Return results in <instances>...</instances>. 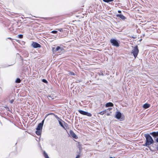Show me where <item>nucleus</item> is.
<instances>
[{
	"label": "nucleus",
	"instance_id": "nucleus-1",
	"mask_svg": "<svg viewBox=\"0 0 158 158\" xmlns=\"http://www.w3.org/2000/svg\"><path fill=\"white\" fill-rule=\"evenodd\" d=\"M144 136L146 138V142L144 146H148L154 143V140L152 137L148 134H145Z\"/></svg>",
	"mask_w": 158,
	"mask_h": 158
},
{
	"label": "nucleus",
	"instance_id": "nucleus-2",
	"mask_svg": "<svg viewBox=\"0 0 158 158\" xmlns=\"http://www.w3.org/2000/svg\"><path fill=\"white\" fill-rule=\"evenodd\" d=\"M139 50L138 49V47L137 46L133 48L131 53L133 54L135 58L137 56L139 53Z\"/></svg>",
	"mask_w": 158,
	"mask_h": 158
},
{
	"label": "nucleus",
	"instance_id": "nucleus-3",
	"mask_svg": "<svg viewBox=\"0 0 158 158\" xmlns=\"http://www.w3.org/2000/svg\"><path fill=\"white\" fill-rule=\"evenodd\" d=\"M110 42L112 44V45L118 47L119 46V43L118 41L115 39H111L110 40Z\"/></svg>",
	"mask_w": 158,
	"mask_h": 158
},
{
	"label": "nucleus",
	"instance_id": "nucleus-4",
	"mask_svg": "<svg viewBox=\"0 0 158 158\" xmlns=\"http://www.w3.org/2000/svg\"><path fill=\"white\" fill-rule=\"evenodd\" d=\"M115 117L117 119H119L120 121H123V119L122 118L121 113L119 112H116Z\"/></svg>",
	"mask_w": 158,
	"mask_h": 158
},
{
	"label": "nucleus",
	"instance_id": "nucleus-5",
	"mask_svg": "<svg viewBox=\"0 0 158 158\" xmlns=\"http://www.w3.org/2000/svg\"><path fill=\"white\" fill-rule=\"evenodd\" d=\"M78 111L82 115H86L89 117H90L92 116V114L91 113L84 111L83 110H79Z\"/></svg>",
	"mask_w": 158,
	"mask_h": 158
},
{
	"label": "nucleus",
	"instance_id": "nucleus-6",
	"mask_svg": "<svg viewBox=\"0 0 158 158\" xmlns=\"http://www.w3.org/2000/svg\"><path fill=\"white\" fill-rule=\"evenodd\" d=\"M52 50L53 52H54L58 51L59 52H60L62 51V49L60 47L58 46L56 48H53Z\"/></svg>",
	"mask_w": 158,
	"mask_h": 158
},
{
	"label": "nucleus",
	"instance_id": "nucleus-7",
	"mask_svg": "<svg viewBox=\"0 0 158 158\" xmlns=\"http://www.w3.org/2000/svg\"><path fill=\"white\" fill-rule=\"evenodd\" d=\"M31 46L34 48H40L41 45L37 43L33 42Z\"/></svg>",
	"mask_w": 158,
	"mask_h": 158
},
{
	"label": "nucleus",
	"instance_id": "nucleus-8",
	"mask_svg": "<svg viewBox=\"0 0 158 158\" xmlns=\"http://www.w3.org/2000/svg\"><path fill=\"white\" fill-rule=\"evenodd\" d=\"M69 133L71 135L73 138L77 139V136L75 133L72 130H70L69 131Z\"/></svg>",
	"mask_w": 158,
	"mask_h": 158
},
{
	"label": "nucleus",
	"instance_id": "nucleus-9",
	"mask_svg": "<svg viewBox=\"0 0 158 158\" xmlns=\"http://www.w3.org/2000/svg\"><path fill=\"white\" fill-rule=\"evenodd\" d=\"M116 16L119 17L123 20H124L126 19L125 16L121 14H117L116 15Z\"/></svg>",
	"mask_w": 158,
	"mask_h": 158
},
{
	"label": "nucleus",
	"instance_id": "nucleus-10",
	"mask_svg": "<svg viewBox=\"0 0 158 158\" xmlns=\"http://www.w3.org/2000/svg\"><path fill=\"white\" fill-rule=\"evenodd\" d=\"M150 134L152 135V136L154 137L157 136H158V131L157 132H153L150 133Z\"/></svg>",
	"mask_w": 158,
	"mask_h": 158
},
{
	"label": "nucleus",
	"instance_id": "nucleus-11",
	"mask_svg": "<svg viewBox=\"0 0 158 158\" xmlns=\"http://www.w3.org/2000/svg\"><path fill=\"white\" fill-rule=\"evenodd\" d=\"M113 106L114 105L112 103L109 102L106 103L105 106L106 107H107L110 106Z\"/></svg>",
	"mask_w": 158,
	"mask_h": 158
},
{
	"label": "nucleus",
	"instance_id": "nucleus-12",
	"mask_svg": "<svg viewBox=\"0 0 158 158\" xmlns=\"http://www.w3.org/2000/svg\"><path fill=\"white\" fill-rule=\"evenodd\" d=\"M150 105L148 103H145L143 106V107L144 108L147 109L150 106Z\"/></svg>",
	"mask_w": 158,
	"mask_h": 158
},
{
	"label": "nucleus",
	"instance_id": "nucleus-13",
	"mask_svg": "<svg viewBox=\"0 0 158 158\" xmlns=\"http://www.w3.org/2000/svg\"><path fill=\"white\" fill-rule=\"evenodd\" d=\"M43 126L41 124L39 123L37 127L36 128V130H42V128Z\"/></svg>",
	"mask_w": 158,
	"mask_h": 158
},
{
	"label": "nucleus",
	"instance_id": "nucleus-14",
	"mask_svg": "<svg viewBox=\"0 0 158 158\" xmlns=\"http://www.w3.org/2000/svg\"><path fill=\"white\" fill-rule=\"evenodd\" d=\"M41 130H37V131H36V133L38 135H40L41 134Z\"/></svg>",
	"mask_w": 158,
	"mask_h": 158
},
{
	"label": "nucleus",
	"instance_id": "nucleus-15",
	"mask_svg": "<svg viewBox=\"0 0 158 158\" xmlns=\"http://www.w3.org/2000/svg\"><path fill=\"white\" fill-rule=\"evenodd\" d=\"M68 72H69L68 74L69 75L74 76L75 75L74 73L73 72L69 71H68Z\"/></svg>",
	"mask_w": 158,
	"mask_h": 158
},
{
	"label": "nucleus",
	"instance_id": "nucleus-16",
	"mask_svg": "<svg viewBox=\"0 0 158 158\" xmlns=\"http://www.w3.org/2000/svg\"><path fill=\"white\" fill-rule=\"evenodd\" d=\"M44 155L45 158H49L48 156L47 153L45 152H44Z\"/></svg>",
	"mask_w": 158,
	"mask_h": 158
},
{
	"label": "nucleus",
	"instance_id": "nucleus-17",
	"mask_svg": "<svg viewBox=\"0 0 158 158\" xmlns=\"http://www.w3.org/2000/svg\"><path fill=\"white\" fill-rule=\"evenodd\" d=\"M106 112V110L101 111L99 112V114L101 115H103Z\"/></svg>",
	"mask_w": 158,
	"mask_h": 158
},
{
	"label": "nucleus",
	"instance_id": "nucleus-18",
	"mask_svg": "<svg viewBox=\"0 0 158 158\" xmlns=\"http://www.w3.org/2000/svg\"><path fill=\"white\" fill-rule=\"evenodd\" d=\"M114 0H103V1L105 2H112L113 1H114Z\"/></svg>",
	"mask_w": 158,
	"mask_h": 158
},
{
	"label": "nucleus",
	"instance_id": "nucleus-19",
	"mask_svg": "<svg viewBox=\"0 0 158 158\" xmlns=\"http://www.w3.org/2000/svg\"><path fill=\"white\" fill-rule=\"evenodd\" d=\"M15 82L16 83H19L20 82L21 80L20 79L17 78L15 81Z\"/></svg>",
	"mask_w": 158,
	"mask_h": 158
},
{
	"label": "nucleus",
	"instance_id": "nucleus-20",
	"mask_svg": "<svg viewBox=\"0 0 158 158\" xmlns=\"http://www.w3.org/2000/svg\"><path fill=\"white\" fill-rule=\"evenodd\" d=\"M57 32V31H53L51 32V33L53 34H56Z\"/></svg>",
	"mask_w": 158,
	"mask_h": 158
},
{
	"label": "nucleus",
	"instance_id": "nucleus-21",
	"mask_svg": "<svg viewBox=\"0 0 158 158\" xmlns=\"http://www.w3.org/2000/svg\"><path fill=\"white\" fill-rule=\"evenodd\" d=\"M18 37L19 38H22L23 37V35H18Z\"/></svg>",
	"mask_w": 158,
	"mask_h": 158
},
{
	"label": "nucleus",
	"instance_id": "nucleus-22",
	"mask_svg": "<svg viewBox=\"0 0 158 158\" xmlns=\"http://www.w3.org/2000/svg\"><path fill=\"white\" fill-rule=\"evenodd\" d=\"M59 124H60V126H61V127H64V126H63V124L62 123H61L60 121L59 120Z\"/></svg>",
	"mask_w": 158,
	"mask_h": 158
},
{
	"label": "nucleus",
	"instance_id": "nucleus-23",
	"mask_svg": "<svg viewBox=\"0 0 158 158\" xmlns=\"http://www.w3.org/2000/svg\"><path fill=\"white\" fill-rule=\"evenodd\" d=\"M42 81L44 83H47L48 82L45 79H43L42 80Z\"/></svg>",
	"mask_w": 158,
	"mask_h": 158
},
{
	"label": "nucleus",
	"instance_id": "nucleus-24",
	"mask_svg": "<svg viewBox=\"0 0 158 158\" xmlns=\"http://www.w3.org/2000/svg\"><path fill=\"white\" fill-rule=\"evenodd\" d=\"M57 30L60 31V32H63V29L62 28H59V29H57Z\"/></svg>",
	"mask_w": 158,
	"mask_h": 158
},
{
	"label": "nucleus",
	"instance_id": "nucleus-25",
	"mask_svg": "<svg viewBox=\"0 0 158 158\" xmlns=\"http://www.w3.org/2000/svg\"><path fill=\"white\" fill-rule=\"evenodd\" d=\"M44 119L42 121L41 123H40V124H41L43 126V125L44 123Z\"/></svg>",
	"mask_w": 158,
	"mask_h": 158
},
{
	"label": "nucleus",
	"instance_id": "nucleus-26",
	"mask_svg": "<svg viewBox=\"0 0 158 158\" xmlns=\"http://www.w3.org/2000/svg\"><path fill=\"white\" fill-rule=\"evenodd\" d=\"M14 101V99H11L10 101V102L12 104L13 103V102Z\"/></svg>",
	"mask_w": 158,
	"mask_h": 158
},
{
	"label": "nucleus",
	"instance_id": "nucleus-27",
	"mask_svg": "<svg viewBox=\"0 0 158 158\" xmlns=\"http://www.w3.org/2000/svg\"><path fill=\"white\" fill-rule=\"evenodd\" d=\"M55 117L58 119H60V118L56 115H55Z\"/></svg>",
	"mask_w": 158,
	"mask_h": 158
},
{
	"label": "nucleus",
	"instance_id": "nucleus-28",
	"mask_svg": "<svg viewBox=\"0 0 158 158\" xmlns=\"http://www.w3.org/2000/svg\"><path fill=\"white\" fill-rule=\"evenodd\" d=\"M53 114V113H50V114H48L46 115V116L45 118H46L48 115L49 114Z\"/></svg>",
	"mask_w": 158,
	"mask_h": 158
},
{
	"label": "nucleus",
	"instance_id": "nucleus-29",
	"mask_svg": "<svg viewBox=\"0 0 158 158\" xmlns=\"http://www.w3.org/2000/svg\"><path fill=\"white\" fill-rule=\"evenodd\" d=\"M156 141L158 143V137L156 138Z\"/></svg>",
	"mask_w": 158,
	"mask_h": 158
},
{
	"label": "nucleus",
	"instance_id": "nucleus-30",
	"mask_svg": "<svg viewBox=\"0 0 158 158\" xmlns=\"http://www.w3.org/2000/svg\"><path fill=\"white\" fill-rule=\"evenodd\" d=\"M111 109H112V108H108L107 109L108 110H111Z\"/></svg>",
	"mask_w": 158,
	"mask_h": 158
},
{
	"label": "nucleus",
	"instance_id": "nucleus-31",
	"mask_svg": "<svg viewBox=\"0 0 158 158\" xmlns=\"http://www.w3.org/2000/svg\"><path fill=\"white\" fill-rule=\"evenodd\" d=\"M79 157H80V156L79 155H77L76 157V158H79Z\"/></svg>",
	"mask_w": 158,
	"mask_h": 158
},
{
	"label": "nucleus",
	"instance_id": "nucleus-32",
	"mask_svg": "<svg viewBox=\"0 0 158 158\" xmlns=\"http://www.w3.org/2000/svg\"><path fill=\"white\" fill-rule=\"evenodd\" d=\"M118 13H121V11H120V10H118Z\"/></svg>",
	"mask_w": 158,
	"mask_h": 158
},
{
	"label": "nucleus",
	"instance_id": "nucleus-33",
	"mask_svg": "<svg viewBox=\"0 0 158 158\" xmlns=\"http://www.w3.org/2000/svg\"><path fill=\"white\" fill-rule=\"evenodd\" d=\"M106 115L108 116V115H110V114H109V113H107L106 114Z\"/></svg>",
	"mask_w": 158,
	"mask_h": 158
},
{
	"label": "nucleus",
	"instance_id": "nucleus-34",
	"mask_svg": "<svg viewBox=\"0 0 158 158\" xmlns=\"http://www.w3.org/2000/svg\"><path fill=\"white\" fill-rule=\"evenodd\" d=\"M8 38L10 40H11L12 39L11 38Z\"/></svg>",
	"mask_w": 158,
	"mask_h": 158
},
{
	"label": "nucleus",
	"instance_id": "nucleus-35",
	"mask_svg": "<svg viewBox=\"0 0 158 158\" xmlns=\"http://www.w3.org/2000/svg\"><path fill=\"white\" fill-rule=\"evenodd\" d=\"M157 149L158 150V145H157Z\"/></svg>",
	"mask_w": 158,
	"mask_h": 158
}]
</instances>
